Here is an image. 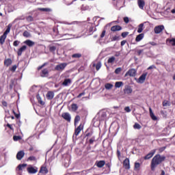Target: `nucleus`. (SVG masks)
<instances>
[{
	"mask_svg": "<svg viewBox=\"0 0 175 175\" xmlns=\"http://www.w3.org/2000/svg\"><path fill=\"white\" fill-rule=\"evenodd\" d=\"M165 159H166V157L161 156V154H156L152 159L150 163V169L152 172L155 170V168L158 165H161L162 162H164Z\"/></svg>",
	"mask_w": 175,
	"mask_h": 175,
	"instance_id": "nucleus-1",
	"label": "nucleus"
},
{
	"mask_svg": "<svg viewBox=\"0 0 175 175\" xmlns=\"http://www.w3.org/2000/svg\"><path fill=\"white\" fill-rule=\"evenodd\" d=\"M66 66H68V63H61L55 66V70H57V72H63Z\"/></svg>",
	"mask_w": 175,
	"mask_h": 175,
	"instance_id": "nucleus-2",
	"label": "nucleus"
},
{
	"mask_svg": "<svg viewBox=\"0 0 175 175\" xmlns=\"http://www.w3.org/2000/svg\"><path fill=\"white\" fill-rule=\"evenodd\" d=\"M136 73H137V70H136V69L131 68L126 72L124 77H126L127 76H130V77H135L136 76Z\"/></svg>",
	"mask_w": 175,
	"mask_h": 175,
	"instance_id": "nucleus-3",
	"label": "nucleus"
},
{
	"mask_svg": "<svg viewBox=\"0 0 175 175\" xmlns=\"http://www.w3.org/2000/svg\"><path fill=\"white\" fill-rule=\"evenodd\" d=\"M147 75H148V72H144L137 79V82L139 84H143L144 81H146V79L147 77Z\"/></svg>",
	"mask_w": 175,
	"mask_h": 175,
	"instance_id": "nucleus-4",
	"label": "nucleus"
},
{
	"mask_svg": "<svg viewBox=\"0 0 175 175\" xmlns=\"http://www.w3.org/2000/svg\"><path fill=\"white\" fill-rule=\"evenodd\" d=\"M62 117L68 122H70V120H72V117L70 116V113L68 112H64L62 113Z\"/></svg>",
	"mask_w": 175,
	"mask_h": 175,
	"instance_id": "nucleus-5",
	"label": "nucleus"
},
{
	"mask_svg": "<svg viewBox=\"0 0 175 175\" xmlns=\"http://www.w3.org/2000/svg\"><path fill=\"white\" fill-rule=\"evenodd\" d=\"M123 166L126 170H129L131 169V163L128 158H126L123 161Z\"/></svg>",
	"mask_w": 175,
	"mask_h": 175,
	"instance_id": "nucleus-6",
	"label": "nucleus"
},
{
	"mask_svg": "<svg viewBox=\"0 0 175 175\" xmlns=\"http://www.w3.org/2000/svg\"><path fill=\"white\" fill-rule=\"evenodd\" d=\"M155 152H157V150H151L148 154H146L144 157V159L145 161H147V159H151V158H152V157H154V154H155Z\"/></svg>",
	"mask_w": 175,
	"mask_h": 175,
	"instance_id": "nucleus-7",
	"label": "nucleus"
},
{
	"mask_svg": "<svg viewBox=\"0 0 175 175\" xmlns=\"http://www.w3.org/2000/svg\"><path fill=\"white\" fill-rule=\"evenodd\" d=\"M27 170L29 174H35L38 173V167H29L27 168Z\"/></svg>",
	"mask_w": 175,
	"mask_h": 175,
	"instance_id": "nucleus-8",
	"label": "nucleus"
},
{
	"mask_svg": "<svg viewBox=\"0 0 175 175\" xmlns=\"http://www.w3.org/2000/svg\"><path fill=\"white\" fill-rule=\"evenodd\" d=\"M165 29V26L159 25L154 27V33H161Z\"/></svg>",
	"mask_w": 175,
	"mask_h": 175,
	"instance_id": "nucleus-9",
	"label": "nucleus"
},
{
	"mask_svg": "<svg viewBox=\"0 0 175 175\" xmlns=\"http://www.w3.org/2000/svg\"><path fill=\"white\" fill-rule=\"evenodd\" d=\"M39 173H41L42 174H47V173H49L47 166H46V165H42L40 169Z\"/></svg>",
	"mask_w": 175,
	"mask_h": 175,
	"instance_id": "nucleus-10",
	"label": "nucleus"
},
{
	"mask_svg": "<svg viewBox=\"0 0 175 175\" xmlns=\"http://www.w3.org/2000/svg\"><path fill=\"white\" fill-rule=\"evenodd\" d=\"M25 50H27V46L26 45L22 46L19 49H18L17 55L18 57H21V55H23V53H24Z\"/></svg>",
	"mask_w": 175,
	"mask_h": 175,
	"instance_id": "nucleus-11",
	"label": "nucleus"
},
{
	"mask_svg": "<svg viewBox=\"0 0 175 175\" xmlns=\"http://www.w3.org/2000/svg\"><path fill=\"white\" fill-rule=\"evenodd\" d=\"M24 155H25L24 150H21L18 152V153L16 154V159H18V161H21V159L24 158Z\"/></svg>",
	"mask_w": 175,
	"mask_h": 175,
	"instance_id": "nucleus-12",
	"label": "nucleus"
},
{
	"mask_svg": "<svg viewBox=\"0 0 175 175\" xmlns=\"http://www.w3.org/2000/svg\"><path fill=\"white\" fill-rule=\"evenodd\" d=\"M124 92L126 95H129V94H132V92H133V90H132L131 86H126L124 89Z\"/></svg>",
	"mask_w": 175,
	"mask_h": 175,
	"instance_id": "nucleus-13",
	"label": "nucleus"
},
{
	"mask_svg": "<svg viewBox=\"0 0 175 175\" xmlns=\"http://www.w3.org/2000/svg\"><path fill=\"white\" fill-rule=\"evenodd\" d=\"M46 99L48 100H51L54 98V92L53 91H49L46 95Z\"/></svg>",
	"mask_w": 175,
	"mask_h": 175,
	"instance_id": "nucleus-14",
	"label": "nucleus"
},
{
	"mask_svg": "<svg viewBox=\"0 0 175 175\" xmlns=\"http://www.w3.org/2000/svg\"><path fill=\"white\" fill-rule=\"evenodd\" d=\"M23 43L29 47H33V46H35V42L31 40H26Z\"/></svg>",
	"mask_w": 175,
	"mask_h": 175,
	"instance_id": "nucleus-15",
	"label": "nucleus"
},
{
	"mask_svg": "<svg viewBox=\"0 0 175 175\" xmlns=\"http://www.w3.org/2000/svg\"><path fill=\"white\" fill-rule=\"evenodd\" d=\"M47 76H49V69L44 68V69L42 70V71L40 72V77H47Z\"/></svg>",
	"mask_w": 175,
	"mask_h": 175,
	"instance_id": "nucleus-16",
	"label": "nucleus"
},
{
	"mask_svg": "<svg viewBox=\"0 0 175 175\" xmlns=\"http://www.w3.org/2000/svg\"><path fill=\"white\" fill-rule=\"evenodd\" d=\"M121 29H122V27L120 25H114L111 27L112 32H117V31H121Z\"/></svg>",
	"mask_w": 175,
	"mask_h": 175,
	"instance_id": "nucleus-17",
	"label": "nucleus"
},
{
	"mask_svg": "<svg viewBox=\"0 0 175 175\" xmlns=\"http://www.w3.org/2000/svg\"><path fill=\"white\" fill-rule=\"evenodd\" d=\"M13 64V61L10 58L5 59L4 60V65L5 66L9 67L10 65Z\"/></svg>",
	"mask_w": 175,
	"mask_h": 175,
	"instance_id": "nucleus-18",
	"label": "nucleus"
},
{
	"mask_svg": "<svg viewBox=\"0 0 175 175\" xmlns=\"http://www.w3.org/2000/svg\"><path fill=\"white\" fill-rule=\"evenodd\" d=\"M83 131V126L80 124L75 131V136H79V134Z\"/></svg>",
	"mask_w": 175,
	"mask_h": 175,
	"instance_id": "nucleus-19",
	"label": "nucleus"
},
{
	"mask_svg": "<svg viewBox=\"0 0 175 175\" xmlns=\"http://www.w3.org/2000/svg\"><path fill=\"white\" fill-rule=\"evenodd\" d=\"M69 84H72V79H66L62 83V85L64 87H68Z\"/></svg>",
	"mask_w": 175,
	"mask_h": 175,
	"instance_id": "nucleus-20",
	"label": "nucleus"
},
{
	"mask_svg": "<svg viewBox=\"0 0 175 175\" xmlns=\"http://www.w3.org/2000/svg\"><path fill=\"white\" fill-rule=\"evenodd\" d=\"M96 163L97 167H103V166L106 165V161H105L104 160H101L99 161H96Z\"/></svg>",
	"mask_w": 175,
	"mask_h": 175,
	"instance_id": "nucleus-21",
	"label": "nucleus"
},
{
	"mask_svg": "<svg viewBox=\"0 0 175 175\" xmlns=\"http://www.w3.org/2000/svg\"><path fill=\"white\" fill-rule=\"evenodd\" d=\"M137 3L139 9H143L146 5V2H144V0H138Z\"/></svg>",
	"mask_w": 175,
	"mask_h": 175,
	"instance_id": "nucleus-22",
	"label": "nucleus"
},
{
	"mask_svg": "<svg viewBox=\"0 0 175 175\" xmlns=\"http://www.w3.org/2000/svg\"><path fill=\"white\" fill-rule=\"evenodd\" d=\"M149 111H150V116L152 120H153V121H157L158 120V118H157V116H155V115L154 114V112H152V109H151V108L149 109Z\"/></svg>",
	"mask_w": 175,
	"mask_h": 175,
	"instance_id": "nucleus-23",
	"label": "nucleus"
},
{
	"mask_svg": "<svg viewBox=\"0 0 175 175\" xmlns=\"http://www.w3.org/2000/svg\"><path fill=\"white\" fill-rule=\"evenodd\" d=\"M6 38H8V36L3 34L0 36V44H3L5 43V40H6Z\"/></svg>",
	"mask_w": 175,
	"mask_h": 175,
	"instance_id": "nucleus-24",
	"label": "nucleus"
},
{
	"mask_svg": "<svg viewBox=\"0 0 175 175\" xmlns=\"http://www.w3.org/2000/svg\"><path fill=\"white\" fill-rule=\"evenodd\" d=\"M93 67L96 68V70H99V69H100V68H102V62H98L96 64H93Z\"/></svg>",
	"mask_w": 175,
	"mask_h": 175,
	"instance_id": "nucleus-25",
	"label": "nucleus"
},
{
	"mask_svg": "<svg viewBox=\"0 0 175 175\" xmlns=\"http://www.w3.org/2000/svg\"><path fill=\"white\" fill-rule=\"evenodd\" d=\"M144 38V33H140L138 36H137L135 38V42H140Z\"/></svg>",
	"mask_w": 175,
	"mask_h": 175,
	"instance_id": "nucleus-26",
	"label": "nucleus"
},
{
	"mask_svg": "<svg viewBox=\"0 0 175 175\" xmlns=\"http://www.w3.org/2000/svg\"><path fill=\"white\" fill-rule=\"evenodd\" d=\"M167 43H169L171 44V46H175V38H172V39H167L166 40Z\"/></svg>",
	"mask_w": 175,
	"mask_h": 175,
	"instance_id": "nucleus-27",
	"label": "nucleus"
},
{
	"mask_svg": "<svg viewBox=\"0 0 175 175\" xmlns=\"http://www.w3.org/2000/svg\"><path fill=\"white\" fill-rule=\"evenodd\" d=\"M171 105H172V103H170V101H169L167 100H165L163 101V107H167L170 106Z\"/></svg>",
	"mask_w": 175,
	"mask_h": 175,
	"instance_id": "nucleus-28",
	"label": "nucleus"
},
{
	"mask_svg": "<svg viewBox=\"0 0 175 175\" xmlns=\"http://www.w3.org/2000/svg\"><path fill=\"white\" fill-rule=\"evenodd\" d=\"M144 27V23H141V24L139 25L138 29H137L138 33H142V32H143V27Z\"/></svg>",
	"mask_w": 175,
	"mask_h": 175,
	"instance_id": "nucleus-29",
	"label": "nucleus"
},
{
	"mask_svg": "<svg viewBox=\"0 0 175 175\" xmlns=\"http://www.w3.org/2000/svg\"><path fill=\"white\" fill-rule=\"evenodd\" d=\"M124 85V83L122 81H117L115 83V88H120Z\"/></svg>",
	"mask_w": 175,
	"mask_h": 175,
	"instance_id": "nucleus-30",
	"label": "nucleus"
},
{
	"mask_svg": "<svg viewBox=\"0 0 175 175\" xmlns=\"http://www.w3.org/2000/svg\"><path fill=\"white\" fill-rule=\"evenodd\" d=\"M79 109V107L77 106V104H72L71 105V109L72 111H77V109Z\"/></svg>",
	"mask_w": 175,
	"mask_h": 175,
	"instance_id": "nucleus-31",
	"label": "nucleus"
},
{
	"mask_svg": "<svg viewBox=\"0 0 175 175\" xmlns=\"http://www.w3.org/2000/svg\"><path fill=\"white\" fill-rule=\"evenodd\" d=\"M10 28H12V25L9 24L3 34L8 36V33L10 32Z\"/></svg>",
	"mask_w": 175,
	"mask_h": 175,
	"instance_id": "nucleus-32",
	"label": "nucleus"
},
{
	"mask_svg": "<svg viewBox=\"0 0 175 175\" xmlns=\"http://www.w3.org/2000/svg\"><path fill=\"white\" fill-rule=\"evenodd\" d=\"M115 61H116V57H114V56H112L108 59L107 63L108 64H114Z\"/></svg>",
	"mask_w": 175,
	"mask_h": 175,
	"instance_id": "nucleus-33",
	"label": "nucleus"
},
{
	"mask_svg": "<svg viewBox=\"0 0 175 175\" xmlns=\"http://www.w3.org/2000/svg\"><path fill=\"white\" fill-rule=\"evenodd\" d=\"M113 85L111 83H105V88L106 90H111V88H113Z\"/></svg>",
	"mask_w": 175,
	"mask_h": 175,
	"instance_id": "nucleus-34",
	"label": "nucleus"
},
{
	"mask_svg": "<svg viewBox=\"0 0 175 175\" xmlns=\"http://www.w3.org/2000/svg\"><path fill=\"white\" fill-rule=\"evenodd\" d=\"M81 118H80V116L77 115L75 118V120H74V124L76 126L77 124L80 121Z\"/></svg>",
	"mask_w": 175,
	"mask_h": 175,
	"instance_id": "nucleus-35",
	"label": "nucleus"
},
{
	"mask_svg": "<svg viewBox=\"0 0 175 175\" xmlns=\"http://www.w3.org/2000/svg\"><path fill=\"white\" fill-rule=\"evenodd\" d=\"M23 35L25 38H31V33L28 32V31H25Z\"/></svg>",
	"mask_w": 175,
	"mask_h": 175,
	"instance_id": "nucleus-36",
	"label": "nucleus"
},
{
	"mask_svg": "<svg viewBox=\"0 0 175 175\" xmlns=\"http://www.w3.org/2000/svg\"><path fill=\"white\" fill-rule=\"evenodd\" d=\"M92 135H94V131L88 132V130L85 131V137H90Z\"/></svg>",
	"mask_w": 175,
	"mask_h": 175,
	"instance_id": "nucleus-37",
	"label": "nucleus"
},
{
	"mask_svg": "<svg viewBox=\"0 0 175 175\" xmlns=\"http://www.w3.org/2000/svg\"><path fill=\"white\" fill-rule=\"evenodd\" d=\"M82 55L81 53H75L72 55V58H81Z\"/></svg>",
	"mask_w": 175,
	"mask_h": 175,
	"instance_id": "nucleus-38",
	"label": "nucleus"
},
{
	"mask_svg": "<svg viewBox=\"0 0 175 175\" xmlns=\"http://www.w3.org/2000/svg\"><path fill=\"white\" fill-rule=\"evenodd\" d=\"M134 170H140V163H135Z\"/></svg>",
	"mask_w": 175,
	"mask_h": 175,
	"instance_id": "nucleus-39",
	"label": "nucleus"
},
{
	"mask_svg": "<svg viewBox=\"0 0 175 175\" xmlns=\"http://www.w3.org/2000/svg\"><path fill=\"white\" fill-rule=\"evenodd\" d=\"M14 142H18V140H21V136L20 135H14L13 136Z\"/></svg>",
	"mask_w": 175,
	"mask_h": 175,
	"instance_id": "nucleus-40",
	"label": "nucleus"
},
{
	"mask_svg": "<svg viewBox=\"0 0 175 175\" xmlns=\"http://www.w3.org/2000/svg\"><path fill=\"white\" fill-rule=\"evenodd\" d=\"M13 126H16V124H10L9 123L6 124V127L9 128L10 131H14V128H13Z\"/></svg>",
	"mask_w": 175,
	"mask_h": 175,
	"instance_id": "nucleus-41",
	"label": "nucleus"
},
{
	"mask_svg": "<svg viewBox=\"0 0 175 175\" xmlns=\"http://www.w3.org/2000/svg\"><path fill=\"white\" fill-rule=\"evenodd\" d=\"M25 167H27V164H20L17 167L18 170H23V169H24Z\"/></svg>",
	"mask_w": 175,
	"mask_h": 175,
	"instance_id": "nucleus-42",
	"label": "nucleus"
},
{
	"mask_svg": "<svg viewBox=\"0 0 175 175\" xmlns=\"http://www.w3.org/2000/svg\"><path fill=\"white\" fill-rule=\"evenodd\" d=\"M38 10H40V12H51V8H38Z\"/></svg>",
	"mask_w": 175,
	"mask_h": 175,
	"instance_id": "nucleus-43",
	"label": "nucleus"
},
{
	"mask_svg": "<svg viewBox=\"0 0 175 175\" xmlns=\"http://www.w3.org/2000/svg\"><path fill=\"white\" fill-rule=\"evenodd\" d=\"M133 128L134 129H142V126L139 123H135Z\"/></svg>",
	"mask_w": 175,
	"mask_h": 175,
	"instance_id": "nucleus-44",
	"label": "nucleus"
},
{
	"mask_svg": "<svg viewBox=\"0 0 175 175\" xmlns=\"http://www.w3.org/2000/svg\"><path fill=\"white\" fill-rule=\"evenodd\" d=\"M122 71V68H121V67H119L115 70V73L116 75H120V73H121Z\"/></svg>",
	"mask_w": 175,
	"mask_h": 175,
	"instance_id": "nucleus-45",
	"label": "nucleus"
},
{
	"mask_svg": "<svg viewBox=\"0 0 175 175\" xmlns=\"http://www.w3.org/2000/svg\"><path fill=\"white\" fill-rule=\"evenodd\" d=\"M55 50H57V47H55V46H52L49 47V51H51V53H54Z\"/></svg>",
	"mask_w": 175,
	"mask_h": 175,
	"instance_id": "nucleus-46",
	"label": "nucleus"
},
{
	"mask_svg": "<svg viewBox=\"0 0 175 175\" xmlns=\"http://www.w3.org/2000/svg\"><path fill=\"white\" fill-rule=\"evenodd\" d=\"M94 142H95V136L92 137L91 139H89L90 144H94Z\"/></svg>",
	"mask_w": 175,
	"mask_h": 175,
	"instance_id": "nucleus-47",
	"label": "nucleus"
},
{
	"mask_svg": "<svg viewBox=\"0 0 175 175\" xmlns=\"http://www.w3.org/2000/svg\"><path fill=\"white\" fill-rule=\"evenodd\" d=\"M37 98L38 100V103H40L42 106L44 105V102L42 100V98H40V96L37 97Z\"/></svg>",
	"mask_w": 175,
	"mask_h": 175,
	"instance_id": "nucleus-48",
	"label": "nucleus"
},
{
	"mask_svg": "<svg viewBox=\"0 0 175 175\" xmlns=\"http://www.w3.org/2000/svg\"><path fill=\"white\" fill-rule=\"evenodd\" d=\"M127 35H129V32H128V31H124V32L122 33L121 36H122V38H126V36H127Z\"/></svg>",
	"mask_w": 175,
	"mask_h": 175,
	"instance_id": "nucleus-49",
	"label": "nucleus"
},
{
	"mask_svg": "<svg viewBox=\"0 0 175 175\" xmlns=\"http://www.w3.org/2000/svg\"><path fill=\"white\" fill-rule=\"evenodd\" d=\"M27 161H36V157H35V156H30L27 159Z\"/></svg>",
	"mask_w": 175,
	"mask_h": 175,
	"instance_id": "nucleus-50",
	"label": "nucleus"
},
{
	"mask_svg": "<svg viewBox=\"0 0 175 175\" xmlns=\"http://www.w3.org/2000/svg\"><path fill=\"white\" fill-rule=\"evenodd\" d=\"M26 20L29 22L33 21V17H32L31 16H29L26 18Z\"/></svg>",
	"mask_w": 175,
	"mask_h": 175,
	"instance_id": "nucleus-51",
	"label": "nucleus"
},
{
	"mask_svg": "<svg viewBox=\"0 0 175 175\" xmlns=\"http://www.w3.org/2000/svg\"><path fill=\"white\" fill-rule=\"evenodd\" d=\"M120 37L115 36L111 38V42H116V40H120Z\"/></svg>",
	"mask_w": 175,
	"mask_h": 175,
	"instance_id": "nucleus-52",
	"label": "nucleus"
},
{
	"mask_svg": "<svg viewBox=\"0 0 175 175\" xmlns=\"http://www.w3.org/2000/svg\"><path fill=\"white\" fill-rule=\"evenodd\" d=\"M18 44H20V41H18V40H15L13 42V46H14V47H17V46H18Z\"/></svg>",
	"mask_w": 175,
	"mask_h": 175,
	"instance_id": "nucleus-53",
	"label": "nucleus"
},
{
	"mask_svg": "<svg viewBox=\"0 0 175 175\" xmlns=\"http://www.w3.org/2000/svg\"><path fill=\"white\" fill-rule=\"evenodd\" d=\"M16 69H17V66L14 65L11 68H10V70H11V72H16Z\"/></svg>",
	"mask_w": 175,
	"mask_h": 175,
	"instance_id": "nucleus-54",
	"label": "nucleus"
},
{
	"mask_svg": "<svg viewBox=\"0 0 175 175\" xmlns=\"http://www.w3.org/2000/svg\"><path fill=\"white\" fill-rule=\"evenodd\" d=\"M94 27L93 26H90V27H89V33H90V35H91V33H92V32H94Z\"/></svg>",
	"mask_w": 175,
	"mask_h": 175,
	"instance_id": "nucleus-55",
	"label": "nucleus"
},
{
	"mask_svg": "<svg viewBox=\"0 0 175 175\" xmlns=\"http://www.w3.org/2000/svg\"><path fill=\"white\" fill-rule=\"evenodd\" d=\"M124 111H125L126 113H131V108H130L129 107H126L124 108Z\"/></svg>",
	"mask_w": 175,
	"mask_h": 175,
	"instance_id": "nucleus-56",
	"label": "nucleus"
},
{
	"mask_svg": "<svg viewBox=\"0 0 175 175\" xmlns=\"http://www.w3.org/2000/svg\"><path fill=\"white\" fill-rule=\"evenodd\" d=\"M124 21L126 23V24H128V23H129V18H128V16H125L123 18Z\"/></svg>",
	"mask_w": 175,
	"mask_h": 175,
	"instance_id": "nucleus-57",
	"label": "nucleus"
},
{
	"mask_svg": "<svg viewBox=\"0 0 175 175\" xmlns=\"http://www.w3.org/2000/svg\"><path fill=\"white\" fill-rule=\"evenodd\" d=\"M166 150V146L160 148L159 149V152H163V150Z\"/></svg>",
	"mask_w": 175,
	"mask_h": 175,
	"instance_id": "nucleus-58",
	"label": "nucleus"
},
{
	"mask_svg": "<svg viewBox=\"0 0 175 175\" xmlns=\"http://www.w3.org/2000/svg\"><path fill=\"white\" fill-rule=\"evenodd\" d=\"M1 104L4 106V107H8V102L3 100L1 102Z\"/></svg>",
	"mask_w": 175,
	"mask_h": 175,
	"instance_id": "nucleus-59",
	"label": "nucleus"
},
{
	"mask_svg": "<svg viewBox=\"0 0 175 175\" xmlns=\"http://www.w3.org/2000/svg\"><path fill=\"white\" fill-rule=\"evenodd\" d=\"M105 35H106V30H103L101 35L100 38H105Z\"/></svg>",
	"mask_w": 175,
	"mask_h": 175,
	"instance_id": "nucleus-60",
	"label": "nucleus"
},
{
	"mask_svg": "<svg viewBox=\"0 0 175 175\" xmlns=\"http://www.w3.org/2000/svg\"><path fill=\"white\" fill-rule=\"evenodd\" d=\"M83 95H85V92H83L82 93H80L78 96L77 98H81V96H83Z\"/></svg>",
	"mask_w": 175,
	"mask_h": 175,
	"instance_id": "nucleus-61",
	"label": "nucleus"
},
{
	"mask_svg": "<svg viewBox=\"0 0 175 175\" xmlns=\"http://www.w3.org/2000/svg\"><path fill=\"white\" fill-rule=\"evenodd\" d=\"M126 44V40H124L120 42V45L122 46H125V44Z\"/></svg>",
	"mask_w": 175,
	"mask_h": 175,
	"instance_id": "nucleus-62",
	"label": "nucleus"
},
{
	"mask_svg": "<svg viewBox=\"0 0 175 175\" xmlns=\"http://www.w3.org/2000/svg\"><path fill=\"white\" fill-rule=\"evenodd\" d=\"M117 156L118 158H120L121 157V152L119 150H117Z\"/></svg>",
	"mask_w": 175,
	"mask_h": 175,
	"instance_id": "nucleus-63",
	"label": "nucleus"
},
{
	"mask_svg": "<svg viewBox=\"0 0 175 175\" xmlns=\"http://www.w3.org/2000/svg\"><path fill=\"white\" fill-rule=\"evenodd\" d=\"M16 118H20V114L18 113H16V112L13 111Z\"/></svg>",
	"mask_w": 175,
	"mask_h": 175,
	"instance_id": "nucleus-64",
	"label": "nucleus"
}]
</instances>
